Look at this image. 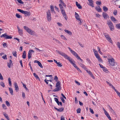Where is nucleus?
<instances>
[{
	"instance_id": "nucleus-35",
	"label": "nucleus",
	"mask_w": 120,
	"mask_h": 120,
	"mask_svg": "<svg viewBox=\"0 0 120 120\" xmlns=\"http://www.w3.org/2000/svg\"><path fill=\"white\" fill-rule=\"evenodd\" d=\"M103 9L104 11H106L108 10V8L105 6H104L103 7Z\"/></svg>"
},
{
	"instance_id": "nucleus-61",
	"label": "nucleus",
	"mask_w": 120,
	"mask_h": 120,
	"mask_svg": "<svg viewBox=\"0 0 120 120\" xmlns=\"http://www.w3.org/2000/svg\"><path fill=\"white\" fill-rule=\"evenodd\" d=\"M86 60L89 63L90 65L91 64L90 63H91V62L90 60L88 58H87V59Z\"/></svg>"
},
{
	"instance_id": "nucleus-27",
	"label": "nucleus",
	"mask_w": 120,
	"mask_h": 120,
	"mask_svg": "<svg viewBox=\"0 0 120 120\" xmlns=\"http://www.w3.org/2000/svg\"><path fill=\"white\" fill-rule=\"evenodd\" d=\"M110 19L111 20L114 22L117 21L116 19L113 16L111 17Z\"/></svg>"
},
{
	"instance_id": "nucleus-59",
	"label": "nucleus",
	"mask_w": 120,
	"mask_h": 120,
	"mask_svg": "<svg viewBox=\"0 0 120 120\" xmlns=\"http://www.w3.org/2000/svg\"><path fill=\"white\" fill-rule=\"evenodd\" d=\"M58 79V78L56 76H54V80L56 81L57 82V80Z\"/></svg>"
},
{
	"instance_id": "nucleus-13",
	"label": "nucleus",
	"mask_w": 120,
	"mask_h": 120,
	"mask_svg": "<svg viewBox=\"0 0 120 120\" xmlns=\"http://www.w3.org/2000/svg\"><path fill=\"white\" fill-rule=\"evenodd\" d=\"M105 37L112 44V41L111 40V38H110L108 34L106 35H105Z\"/></svg>"
},
{
	"instance_id": "nucleus-3",
	"label": "nucleus",
	"mask_w": 120,
	"mask_h": 120,
	"mask_svg": "<svg viewBox=\"0 0 120 120\" xmlns=\"http://www.w3.org/2000/svg\"><path fill=\"white\" fill-rule=\"evenodd\" d=\"M23 28L29 34L31 35H34V31L31 30L28 27L26 26H23Z\"/></svg>"
},
{
	"instance_id": "nucleus-60",
	"label": "nucleus",
	"mask_w": 120,
	"mask_h": 120,
	"mask_svg": "<svg viewBox=\"0 0 120 120\" xmlns=\"http://www.w3.org/2000/svg\"><path fill=\"white\" fill-rule=\"evenodd\" d=\"M61 37L63 39H64V40H67V39L65 38V37L63 35H61Z\"/></svg>"
},
{
	"instance_id": "nucleus-16",
	"label": "nucleus",
	"mask_w": 120,
	"mask_h": 120,
	"mask_svg": "<svg viewBox=\"0 0 120 120\" xmlns=\"http://www.w3.org/2000/svg\"><path fill=\"white\" fill-rule=\"evenodd\" d=\"M13 65V63L12 61L10 59L9 60V62L8 63V66L9 68H10Z\"/></svg>"
},
{
	"instance_id": "nucleus-5",
	"label": "nucleus",
	"mask_w": 120,
	"mask_h": 120,
	"mask_svg": "<svg viewBox=\"0 0 120 120\" xmlns=\"http://www.w3.org/2000/svg\"><path fill=\"white\" fill-rule=\"evenodd\" d=\"M47 18L48 21H50L51 20V14L50 10H49L46 12Z\"/></svg>"
},
{
	"instance_id": "nucleus-8",
	"label": "nucleus",
	"mask_w": 120,
	"mask_h": 120,
	"mask_svg": "<svg viewBox=\"0 0 120 120\" xmlns=\"http://www.w3.org/2000/svg\"><path fill=\"white\" fill-rule=\"evenodd\" d=\"M108 61L109 64L110 65L112 66L114 65L115 62L113 58H112L111 59H108Z\"/></svg>"
},
{
	"instance_id": "nucleus-28",
	"label": "nucleus",
	"mask_w": 120,
	"mask_h": 120,
	"mask_svg": "<svg viewBox=\"0 0 120 120\" xmlns=\"http://www.w3.org/2000/svg\"><path fill=\"white\" fill-rule=\"evenodd\" d=\"M22 57L24 59H25L26 58V54L25 51H24L23 52L22 55Z\"/></svg>"
},
{
	"instance_id": "nucleus-24",
	"label": "nucleus",
	"mask_w": 120,
	"mask_h": 120,
	"mask_svg": "<svg viewBox=\"0 0 120 120\" xmlns=\"http://www.w3.org/2000/svg\"><path fill=\"white\" fill-rule=\"evenodd\" d=\"M76 6L79 9H81L82 8V6L80 4L78 3L76 1Z\"/></svg>"
},
{
	"instance_id": "nucleus-49",
	"label": "nucleus",
	"mask_w": 120,
	"mask_h": 120,
	"mask_svg": "<svg viewBox=\"0 0 120 120\" xmlns=\"http://www.w3.org/2000/svg\"><path fill=\"white\" fill-rule=\"evenodd\" d=\"M14 86L15 88L18 86L17 83L15 82H14Z\"/></svg>"
},
{
	"instance_id": "nucleus-62",
	"label": "nucleus",
	"mask_w": 120,
	"mask_h": 120,
	"mask_svg": "<svg viewBox=\"0 0 120 120\" xmlns=\"http://www.w3.org/2000/svg\"><path fill=\"white\" fill-rule=\"evenodd\" d=\"M57 103L58 105H60L61 106L62 105V103L61 102L58 101Z\"/></svg>"
},
{
	"instance_id": "nucleus-47",
	"label": "nucleus",
	"mask_w": 120,
	"mask_h": 120,
	"mask_svg": "<svg viewBox=\"0 0 120 120\" xmlns=\"http://www.w3.org/2000/svg\"><path fill=\"white\" fill-rule=\"evenodd\" d=\"M64 110V109L63 108H60L58 109L57 111L59 112H62Z\"/></svg>"
},
{
	"instance_id": "nucleus-50",
	"label": "nucleus",
	"mask_w": 120,
	"mask_h": 120,
	"mask_svg": "<svg viewBox=\"0 0 120 120\" xmlns=\"http://www.w3.org/2000/svg\"><path fill=\"white\" fill-rule=\"evenodd\" d=\"M38 65L41 68H43V66L41 64V63L39 62L38 63Z\"/></svg>"
},
{
	"instance_id": "nucleus-22",
	"label": "nucleus",
	"mask_w": 120,
	"mask_h": 120,
	"mask_svg": "<svg viewBox=\"0 0 120 120\" xmlns=\"http://www.w3.org/2000/svg\"><path fill=\"white\" fill-rule=\"evenodd\" d=\"M56 88L54 89L53 90V91L54 92H56L59 91L61 89L60 86H56Z\"/></svg>"
},
{
	"instance_id": "nucleus-6",
	"label": "nucleus",
	"mask_w": 120,
	"mask_h": 120,
	"mask_svg": "<svg viewBox=\"0 0 120 120\" xmlns=\"http://www.w3.org/2000/svg\"><path fill=\"white\" fill-rule=\"evenodd\" d=\"M108 24L110 28V30L111 31H113L114 29V27L112 23L110 20L108 22Z\"/></svg>"
},
{
	"instance_id": "nucleus-57",
	"label": "nucleus",
	"mask_w": 120,
	"mask_h": 120,
	"mask_svg": "<svg viewBox=\"0 0 120 120\" xmlns=\"http://www.w3.org/2000/svg\"><path fill=\"white\" fill-rule=\"evenodd\" d=\"M98 10H97V11L98 12H101V9L100 7L99 8Z\"/></svg>"
},
{
	"instance_id": "nucleus-14",
	"label": "nucleus",
	"mask_w": 120,
	"mask_h": 120,
	"mask_svg": "<svg viewBox=\"0 0 120 120\" xmlns=\"http://www.w3.org/2000/svg\"><path fill=\"white\" fill-rule=\"evenodd\" d=\"M102 15L105 19H106L107 18L109 17L108 14L105 12H103Z\"/></svg>"
},
{
	"instance_id": "nucleus-44",
	"label": "nucleus",
	"mask_w": 120,
	"mask_h": 120,
	"mask_svg": "<svg viewBox=\"0 0 120 120\" xmlns=\"http://www.w3.org/2000/svg\"><path fill=\"white\" fill-rule=\"evenodd\" d=\"M12 54L15 57H17L16 52V51H14L13 52Z\"/></svg>"
},
{
	"instance_id": "nucleus-45",
	"label": "nucleus",
	"mask_w": 120,
	"mask_h": 120,
	"mask_svg": "<svg viewBox=\"0 0 120 120\" xmlns=\"http://www.w3.org/2000/svg\"><path fill=\"white\" fill-rule=\"evenodd\" d=\"M57 66L58 67H61L62 66V65L61 64V63L59 62H58V63L57 64Z\"/></svg>"
},
{
	"instance_id": "nucleus-37",
	"label": "nucleus",
	"mask_w": 120,
	"mask_h": 120,
	"mask_svg": "<svg viewBox=\"0 0 120 120\" xmlns=\"http://www.w3.org/2000/svg\"><path fill=\"white\" fill-rule=\"evenodd\" d=\"M116 27L118 29H120V23L116 24Z\"/></svg>"
},
{
	"instance_id": "nucleus-30",
	"label": "nucleus",
	"mask_w": 120,
	"mask_h": 120,
	"mask_svg": "<svg viewBox=\"0 0 120 120\" xmlns=\"http://www.w3.org/2000/svg\"><path fill=\"white\" fill-rule=\"evenodd\" d=\"M4 115L6 118L8 120H9V119L8 115L6 113H4Z\"/></svg>"
},
{
	"instance_id": "nucleus-36",
	"label": "nucleus",
	"mask_w": 120,
	"mask_h": 120,
	"mask_svg": "<svg viewBox=\"0 0 120 120\" xmlns=\"http://www.w3.org/2000/svg\"><path fill=\"white\" fill-rule=\"evenodd\" d=\"M0 84L1 86L3 87H5V85H4V82H0Z\"/></svg>"
},
{
	"instance_id": "nucleus-19",
	"label": "nucleus",
	"mask_w": 120,
	"mask_h": 120,
	"mask_svg": "<svg viewBox=\"0 0 120 120\" xmlns=\"http://www.w3.org/2000/svg\"><path fill=\"white\" fill-rule=\"evenodd\" d=\"M87 72L89 74L91 77L93 79H94L95 78L94 77V76L93 74L90 71H88V70H86Z\"/></svg>"
},
{
	"instance_id": "nucleus-58",
	"label": "nucleus",
	"mask_w": 120,
	"mask_h": 120,
	"mask_svg": "<svg viewBox=\"0 0 120 120\" xmlns=\"http://www.w3.org/2000/svg\"><path fill=\"white\" fill-rule=\"evenodd\" d=\"M75 82L78 85H80V84L79 82H78V81H77L76 80H75Z\"/></svg>"
},
{
	"instance_id": "nucleus-23",
	"label": "nucleus",
	"mask_w": 120,
	"mask_h": 120,
	"mask_svg": "<svg viewBox=\"0 0 120 120\" xmlns=\"http://www.w3.org/2000/svg\"><path fill=\"white\" fill-rule=\"evenodd\" d=\"M73 65L75 68H76L77 70L78 71H80V72L81 73L82 72V71L80 70V69L75 64H74Z\"/></svg>"
},
{
	"instance_id": "nucleus-11",
	"label": "nucleus",
	"mask_w": 120,
	"mask_h": 120,
	"mask_svg": "<svg viewBox=\"0 0 120 120\" xmlns=\"http://www.w3.org/2000/svg\"><path fill=\"white\" fill-rule=\"evenodd\" d=\"M34 52V51L32 50H30L28 52V58L29 59H30L31 57V56L32 55L33 53Z\"/></svg>"
},
{
	"instance_id": "nucleus-29",
	"label": "nucleus",
	"mask_w": 120,
	"mask_h": 120,
	"mask_svg": "<svg viewBox=\"0 0 120 120\" xmlns=\"http://www.w3.org/2000/svg\"><path fill=\"white\" fill-rule=\"evenodd\" d=\"M9 92L11 94L13 95V91L12 89L11 88H9Z\"/></svg>"
},
{
	"instance_id": "nucleus-12",
	"label": "nucleus",
	"mask_w": 120,
	"mask_h": 120,
	"mask_svg": "<svg viewBox=\"0 0 120 120\" xmlns=\"http://www.w3.org/2000/svg\"><path fill=\"white\" fill-rule=\"evenodd\" d=\"M68 60L69 61L70 63L73 65L74 64H75V62L72 58L69 57L68 56Z\"/></svg>"
},
{
	"instance_id": "nucleus-2",
	"label": "nucleus",
	"mask_w": 120,
	"mask_h": 120,
	"mask_svg": "<svg viewBox=\"0 0 120 120\" xmlns=\"http://www.w3.org/2000/svg\"><path fill=\"white\" fill-rule=\"evenodd\" d=\"M68 49H69V50L75 56V57H76L77 59L78 60L80 59L81 61L82 62V61L83 60H82L80 58V57L78 55L77 53L73 50H72V49H71V48L69 47H68Z\"/></svg>"
},
{
	"instance_id": "nucleus-17",
	"label": "nucleus",
	"mask_w": 120,
	"mask_h": 120,
	"mask_svg": "<svg viewBox=\"0 0 120 120\" xmlns=\"http://www.w3.org/2000/svg\"><path fill=\"white\" fill-rule=\"evenodd\" d=\"M95 56L96 58L98 59V60L99 61L101 62L102 61V59L100 58L98 53H97V54H95Z\"/></svg>"
},
{
	"instance_id": "nucleus-38",
	"label": "nucleus",
	"mask_w": 120,
	"mask_h": 120,
	"mask_svg": "<svg viewBox=\"0 0 120 120\" xmlns=\"http://www.w3.org/2000/svg\"><path fill=\"white\" fill-rule=\"evenodd\" d=\"M2 107L3 109L4 110H6L7 109V107L6 105L4 104H3L2 105Z\"/></svg>"
},
{
	"instance_id": "nucleus-42",
	"label": "nucleus",
	"mask_w": 120,
	"mask_h": 120,
	"mask_svg": "<svg viewBox=\"0 0 120 120\" xmlns=\"http://www.w3.org/2000/svg\"><path fill=\"white\" fill-rule=\"evenodd\" d=\"M81 67L82 68H84L85 69V68H86L85 67V66L83 64H80V65Z\"/></svg>"
},
{
	"instance_id": "nucleus-52",
	"label": "nucleus",
	"mask_w": 120,
	"mask_h": 120,
	"mask_svg": "<svg viewBox=\"0 0 120 120\" xmlns=\"http://www.w3.org/2000/svg\"><path fill=\"white\" fill-rule=\"evenodd\" d=\"M113 14L115 15H116L117 14V11L116 10H115L113 12Z\"/></svg>"
},
{
	"instance_id": "nucleus-9",
	"label": "nucleus",
	"mask_w": 120,
	"mask_h": 120,
	"mask_svg": "<svg viewBox=\"0 0 120 120\" xmlns=\"http://www.w3.org/2000/svg\"><path fill=\"white\" fill-rule=\"evenodd\" d=\"M19 34L21 36H22L23 34V30L22 29H20L18 26H17Z\"/></svg>"
},
{
	"instance_id": "nucleus-15",
	"label": "nucleus",
	"mask_w": 120,
	"mask_h": 120,
	"mask_svg": "<svg viewBox=\"0 0 120 120\" xmlns=\"http://www.w3.org/2000/svg\"><path fill=\"white\" fill-rule=\"evenodd\" d=\"M62 97L60 98V99L63 103L65 102L64 99H66V98L65 96L62 94H61Z\"/></svg>"
},
{
	"instance_id": "nucleus-26",
	"label": "nucleus",
	"mask_w": 120,
	"mask_h": 120,
	"mask_svg": "<svg viewBox=\"0 0 120 120\" xmlns=\"http://www.w3.org/2000/svg\"><path fill=\"white\" fill-rule=\"evenodd\" d=\"M109 108L110 109V111L114 115L115 114H116L115 112L112 109V108L109 105Z\"/></svg>"
},
{
	"instance_id": "nucleus-31",
	"label": "nucleus",
	"mask_w": 120,
	"mask_h": 120,
	"mask_svg": "<svg viewBox=\"0 0 120 120\" xmlns=\"http://www.w3.org/2000/svg\"><path fill=\"white\" fill-rule=\"evenodd\" d=\"M15 16L17 18H21L22 17V15H20L18 13H16V14Z\"/></svg>"
},
{
	"instance_id": "nucleus-39",
	"label": "nucleus",
	"mask_w": 120,
	"mask_h": 120,
	"mask_svg": "<svg viewBox=\"0 0 120 120\" xmlns=\"http://www.w3.org/2000/svg\"><path fill=\"white\" fill-rule=\"evenodd\" d=\"M5 103L6 105L8 106H10V104L8 102V101H5Z\"/></svg>"
},
{
	"instance_id": "nucleus-34",
	"label": "nucleus",
	"mask_w": 120,
	"mask_h": 120,
	"mask_svg": "<svg viewBox=\"0 0 120 120\" xmlns=\"http://www.w3.org/2000/svg\"><path fill=\"white\" fill-rule=\"evenodd\" d=\"M33 75L34 77L36 78L37 79H39V78L38 77V76L37 75L36 73H33Z\"/></svg>"
},
{
	"instance_id": "nucleus-33",
	"label": "nucleus",
	"mask_w": 120,
	"mask_h": 120,
	"mask_svg": "<svg viewBox=\"0 0 120 120\" xmlns=\"http://www.w3.org/2000/svg\"><path fill=\"white\" fill-rule=\"evenodd\" d=\"M22 83L23 87L25 88L26 90L27 91H29V90L26 87V85L22 82Z\"/></svg>"
},
{
	"instance_id": "nucleus-53",
	"label": "nucleus",
	"mask_w": 120,
	"mask_h": 120,
	"mask_svg": "<svg viewBox=\"0 0 120 120\" xmlns=\"http://www.w3.org/2000/svg\"><path fill=\"white\" fill-rule=\"evenodd\" d=\"M22 97L23 98H25V94L24 92H22Z\"/></svg>"
},
{
	"instance_id": "nucleus-7",
	"label": "nucleus",
	"mask_w": 120,
	"mask_h": 120,
	"mask_svg": "<svg viewBox=\"0 0 120 120\" xmlns=\"http://www.w3.org/2000/svg\"><path fill=\"white\" fill-rule=\"evenodd\" d=\"M1 38L4 37L5 39H11L12 38V37L11 35H7V33H5L3 34L1 36Z\"/></svg>"
},
{
	"instance_id": "nucleus-46",
	"label": "nucleus",
	"mask_w": 120,
	"mask_h": 120,
	"mask_svg": "<svg viewBox=\"0 0 120 120\" xmlns=\"http://www.w3.org/2000/svg\"><path fill=\"white\" fill-rule=\"evenodd\" d=\"M81 109L80 108H79L77 110V112L78 113H80Z\"/></svg>"
},
{
	"instance_id": "nucleus-32",
	"label": "nucleus",
	"mask_w": 120,
	"mask_h": 120,
	"mask_svg": "<svg viewBox=\"0 0 120 120\" xmlns=\"http://www.w3.org/2000/svg\"><path fill=\"white\" fill-rule=\"evenodd\" d=\"M8 83L9 84V85L11 86H12V83L11 82V79L10 78H8Z\"/></svg>"
},
{
	"instance_id": "nucleus-64",
	"label": "nucleus",
	"mask_w": 120,
	"mask_h": 120,
	"mask_svg": "<svg viewBox=\"0 0 120 120\" xmlns=\"http://www.w3.org/2000/svg\"><path fill=\"white\" fill-rule=\"evenodd\" d=\"M78 43L80 46L82 48L84 46L81 43H80L78 42Z\"/></svg>"
},
{
	"instance_id": "nucleus-54",
	"label": "nucleus",
	"mask_w": 120,
	"mask_h": 120,
	"mask_svg": "<svg viewBox=\"0 0 120 120\" xmlns=\"http://www.w3.org/2000/svg\"><path fill=\"white\" fill-rule=\"evenodd\" d=\"M22 0H17L18 2L21 4H23L24 2L21 1Z\"/></svg>"
},
{
	"instance_id": "nucleus-1",
	"label": "nucleus",
	"mask_w": 120,
	"mask_h": 120,
	"mask_svg": "<svg viewBox=\"0 0 120 120\" xmlns=\"http://www.w3.org/2000/svg\"><path fill=\"white\" fill-rule=\"evenodd\" d=\"M60 3L59 4V6L61 10V13L62 14L66 20H67V17L65 13L64 10H63V7H65V5L62 2L61 0H60Z\"/></svg>"
},
{
	"instance_id": "nucleus-43",
	"label": "nucleus",
	"mask_w": 120,
	"mask_h": 120,
	"mask_svg": "<svg viewBox=\"0 0 120 120\" xmlns=\"http://www.w3.org/2000/svg\"><path fill=\"white\" fill-rule=\"evenodd\" d=\"M103 70L106 73L107 72V71H108L107 69L105 67H104L103 68Z\"/></svg>"
},
{
	"instance_id": "nucleus-51",
	"label": "nucleus",
	"mask_w": 120,
	"mask_h": 120,
	"mask_svg": "<svg viewBox=\"0 0 120 120\" xmlns=\"http://www.w3.org/2000/svg\"><path fill=\"white\" fill-rule=\"evenodd\" d=\"M75 103L76 104H77L78 103V101L77 100V98L76 97H75Z\"/></svg>"
},
{
	"instance_id": "nucleus-55",
	"label": "nucleus",
	"mask_w": 120,
	"mask_h": 120,
	"mask_svg": "<svg viewBox=\"0 0 120 120\" xmlns=\"http://www.w3.org/2000/svg\"><path fill=\"white\" fill-rule=\"evenodd\" d=\"M3 46L4 48H5L7 47V44L6 43H3Z\"/></svg>"
},
{
	"instance_id": "nucleus-20",
	"label": "nucleus",
	"mask_w": 120,
	"mask_h": 120,
	"mask_svg": "<svg viewBox=\"0 0 120 120\" xmlns=\"http://www.w3.org/2000/svg\"><path fill=\"white\" fill-rule=\"evenodd\" d=\"M105 114L109 120H112L111 118L106 111H105Z\"/></svg>"
},
{
	"instance_id": "nucleus-41",
	"label": "nucleus",
	"mask_w": 120,
	"mask_h": 120,
	"mask_svg": "<svg viewBox=\"0 0 120 120\" xmlns=\"http://www.w3.org/2000/svg\"><path fill=\"white\" fill-rule=\"evenodd\" d=\"M96 3L97 5H100L101 4V2L100 1H97L96 2Z\"/></svg>"
},
{
	"instance_id": "nucleus-56",
	"label": "nucleus",
	"mask_w": 120,
	"mask_h": 120,
	"mask_svg": "<svg viewBox=\"0 0 120 120\" xmlns=\"http://www.w3.org/2000/svg\"><path fill=\"white\" fill-rule=\"evenodd\" d=\"M89 109L90 112L92 114H93L94 113V112L93 110L91 109L90 108Z\"/></svg>"
},
{
	"instance_id": "nucleus-63",
	"label": "nucleus",
	"mask_w": 120,
	"mask_h": 120,
	"mask_svg": "<svg viewBox=\"0 0 120 120\" xmlns=\"http://www.w3.org/2000/svg\"><path fill=\"white\" fill-rule=\"evenodd\" d=\"M0 79L2 80L3 79V76L0 73Z\"/></svg>"
},
{
	"instance_id": "nucleus-48",
	"label": "nucleus",
	"mask_w": 120,
	"mask_h": 120,
	"mask_svg": "<svg viewBox=\"0 0 120 120\" xmlns=\"http://www.w3.org/2000/svg\"><path fill=\"white\" fill-rule=\"evenodd\" d=\"M117 47L120 49V43L119 42H118L117 43Z\"/></svg>"
},
{
	"instance_id": "nucleus-4",
	"label": "nucleus",
	"mask_w": 120,
	"mask_h": 120,
	"mask_svg": "<svg viewBox=\"0 0 120 120\" xmlns=\"http://www.w3.org/2000/svg\"><path fill=\"white\" fill-rule=\"evenodd\" d=\"M17 10L19 12L24 14L25 16H30L31 15L30 12L29 11H25L19 9H17Z\"/></svg>"
},
{
	"instance_id": "nucleus-21",
	"label": "nucleus",
	"mask_w": 120,
	"mask_h": 120,
	"mask_svg": "<svg viewBox=\"0 0 120 120\" xmlns=\"http://www.w3.org/2000/svg\"><path fill=\"white\" fill-rule=\"evenodd\" d=\"M50 8L51 11L52 12V13L55 14L56 13V12L54 11L53 6L51 5L50 6Z\"/></svg>"
},
{
	"instance_id": "nucleus-10",
	"label": "nucleus",
	"mask_w": 120,
	"mask_h": 120,
	"mask_svg": "<svg viewBox=\"0 0 120 120\" xmlns=\"http://www.w3.org/2000/svg\"><path fill=\"white\" fill-rule=\"evenodd\" d=\"M56 52H58L61 55L63 56H64L66 59H68V57L67 55H66L65 53L58 50H56Z\"/></svg>"
},
{
	"instance_id": "nucleus-25",
	"label": "nucleus",
	"mask_w": 120,
	"mask_h": 120,
	"mask_svg": "<svg viewBox=\"0 0 120 120\" xmlns=\"http://www.w3.org/2000/svg\"><path fill=\"white\" fill-rule=\"evenodd\" d=\"M90 4L89 5L92 6L93 7H94V4L93 3V1L92 0H88Z\"/></svg>"
},
{
	"instance_id": "nucleus-18",
	"label": "nucleus",
	"mask_w": 120,
	"mask_h": 120,
	"mask_svg": "<svg viewBox=\"0 0 120 120\" xmlns=\"http://www.w3.org/2000/svg\"><path fill=\"white\" fill-rule=\"evenodd\" d=\"M75 18L76 19L79 20H80V19L79 17V16L78 14L76 12H75Z\"/></svg>"
},
{
	"instance_id": "nucleus-40",
	"label": "nucleus",
	"mask_w": 120,
	"mask_h": 120,
	"mask_svg": "<svg viewBox=\"0 0 120 120\" xmlns=\"http://www.w3.org/2000/svg\"><path fill=\"white\" fill-rule=\"evenodd\" d=\"M2 58L4 60L7 59V56L6 55H5L2 57Z\"/></svg>"
}]
</instances>
